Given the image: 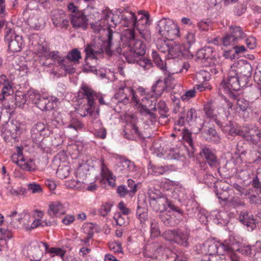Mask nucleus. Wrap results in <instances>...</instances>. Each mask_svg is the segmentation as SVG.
Returning a JSON list of instances; mask_svg holds the SVG:
<instances>
[{
	"instance_id": "46",
	"label": "nucleus",
	"mask_w": 261,
	"mask_h": 261,
	"mask_svg": "<svg viewBox=\"0 0 261 261\" xmlns=\"http://www.w3.org/2000/svg\"><path fill=\"white\" fill-rule=\"evenodd\" d=\"M57 176L62 179L67 177L69 174V167L68 166H60L57 171Z\"/></svg>"
},
{
	"instance_id": "38",
	"label": "nucleus",
	"mask_w": 261,
	"mask_h": 261,
	"mask_svg": "<svg viewBox=\"0 0 261 261\" xmlns=\"http://www.w3.org/2000/svg\"><path fill=\"white\" fill-rule=\"evenodd\" d=\"M136 216L141 223H144L148 219V210L138 205L136 211Z\"/></svg>"
},
{
	"instance_id": "19",
	"label": "nucleus",
	"mask_w": 261,
	"mask_h": 261,
	"mask_svg": "<svg viewBox=\"0 0 261 261\" xmlns=\"http://www.w3.org/2000/svg\"><path fill=\"white\" fill-rule=\"evenodd\" d=\"M56 99V98L53 97L49 98L40 97L36 105L42 111L50 110L54 108Z\"/></svg>"
},
{
	"instance_id": "43",
	"label": "nucleus",
	"mask_w": 261,
	"mask_h": 261,
	"mask_svg": "<svg viewBox=\"0 0 261 261\" xmlns=\"http://www.w3.org/2000/svg\"><path fill=\"white\" fill-rule=\"evenodd\" d=\"M26 96L29 101H32L35 105L41 97L39 93L34 90H29L26 94Z\"/></svg>"
},
{
	"instance_id": "4",
	"label": "nucleus",
	"mask_w": 261,
	"mask_h": 261,
	"mask_svg": "<svg viewBox=\"0 0 261 261\" xmlns=\"http://www.w3.org/2000/svg\"><path fill=\"white\" fill-rule=\"evenodd\" d=\"M107 41H104L105 44V52L108 56H111L113 53L120 54L122 48L120 46L121 35L116 32H114L111 28H109L107 31Z\"/></svg>"
},
{
	"instance_id": "30",
	"label": "nucleus",
	"mask_w": 261,
	"mask_h": 261,
	"mask_svg": "<svg viewBox=\"0 0 261 261\" xmlns=\"http://www.w3.org/2000/svg\"><path fill=\"white\" fill-rule=\"evenodd\" d=\"M240 222L248 227H251L252 228L255 226V221L253 218V215L249 214L247 212H242L239 217Z\"/></svg>"
},
{
	"instance_id": "50",
	"label": "nucleus",
	"mask_w": 261,
	"mask_h": 261,
	"mask_svg": "<svg viewBox=\"0 0 261 261\" xmlns=\"http://www.w3.org/2000/svg\"><path fill=\"white\" fill-rule=\"evenodd\" d=\"M148 194L150 200H155L162 196L160 191L154 187H150L149 188Z\"/></svg>"
},
{
	"instance_id": "32",
	"label": "nucleus",
	"mask_w": 261,
	"mask_h": 261,
	"mask_svg": "<svg viewBox=\"0 0 261 261\" xmlns=\"http://www.w3.org/2000/svg\"><path fill=\"white\" fill-rule=\"evenodd\" d=\"M189 233L186 231H181L180 230L176 231L175 242L184 246H187L188 244Z\"/></svg>"
},
{
	"instance_id": "28",
	"label": "nucleus",
	"mask_w": 261,
	"mask_h": 261,
	"mask_svg": "<svg viewBox=\"0 0 261 261\" xmlns=\"http://www.w3.org/2000/svg\"><path fill=\"white\" fill-rule=\"evenodd\" d=\"M6 125H7L6 128L3 127L1 129L2 136L4 138L6 141L9 140V139L11 138L13 139H16L17 137L16 135L14 134V132H12V131L14 130L15 131L18 130V127L13 124H11L10 126L8 123H7Z\"/></svg>"
},
{
	"instance_id": "15",
	"label": "nucleus",
	"mask_w": 261,
	"mask_h": 261,
	"mask_svg": "<svg viewBox=\"0 0 261 261\" xmlns=\"http://www.w3.org/2000/svg\"><path fill=\"white\" fill-rule=\"evenodd\" d=\"M135 165L134 162L127 160H121L119 162L116 168V171L120 175H129L130 172L135 170Z\"/></svg>"
},
{
	"instance_id": "40",
	"label": "nucleus",
	"mask_w": 261,
	"mask_h": 261,
	"mask_svg": "<svg viewBox=\"0 0 261 261\" xmlns=\"http://www.w3.org/2000/svg\"><path fill=\"white\" fill-rule=\"evenodd\" d=\"M45 56L47 58H50L54 61H57L59 64H62L65 62V59L60 56L59 52L58 51H54L49 54L46 55Z\"/></svg>"
},
{
	"instance_id": "39",
	"label": "nucleus",
	"mask_w": 261,
	"mask_h": 261,
	"mask_svg": "<svg viewBox=\"0 0 261 261\" xmlns=\"http://www.w3.org/2000/svg\"><path fill=\"white\" fill-rule=\"evenodd\" d=\"M67 127L76 133L84 128V124L77 119L72 117L70 119Z\"/></svg>"
},
{
	"instance_id": "8",
	"label": "nucleus",
	"mask_w": 261,
	"mask_h": 261,
	"mask_svg": "<svg viewBox=\"0 0 261 261\" xmlns=\"http://www.w3.org/2000/svg\"><path fill=\"white\" fill-rule=\"evenodd\" d=\"M237 66H229L228 79L221 83V87L227 92L238 91L242 87L239 80L236 68Z\"/></svg>"
},
{
	"instance_id": "1",
	"label": "nucleus",
	"mask_w": 261,
	"mask_h": 261,
	"mask_svg": "<svg viewBox=\"0 0 261 261\" xmlns=\"http://www.w3.org/2000/svg\"><path fill=\"white\" fill-rule=\"evenodd\" d=\"M124 37L128 42V49L135 53L136 55L139 56L135 59L128 56L126 58L127 62L129 64H136L138 65H147V64H152L151 60L142 57L145 55L146 52L145 44L140 40H135V30H127L124 32Z\"/></svg>"
},
{
	"instance_id": "7",
	"label": "nucleus",
	"mask_w": 261,
	"mask_h": 261,
	"mask_svg": "<svg viewBox=\"0 0 261 261\" xmlns=\"http://www.w3.org/2000/svg\"><path fill=\"white\" fill-rule=\"evenodd\" d=\"M80 92L84 95L85 99L87 101V106L85 108V110L82 113V110H78V113L82 116H86L88 114L92 115L95 109L94 101L96 97H97L96 93L90 87L87 85H82L81 88Z\"/></svg>"
},
{
	"instance_id": "29",
	"label": "nucleus",
	"mask_w": 261,
	"mask_h": 261,
	"mask_svg": "<svg viewBox=\"0 0 261 261\" xmlns=\"http://www.w3.org/2000/svg\"><path fill=\"white\" fill-rule=\"evenodd\" d=\"M44 247L46 251L48 249V246L46 243L40 242L38 246H34L31 250L33 260L34 261H39L43 256V253L40 248Z\"/></svg>"
},
{
	"instance_id": "51",
	"label": "nucleus",
	"mask_w": 261,
	"mask_h": 261,
	"mask_svg": "<svg viewBox=\"0 0 261 261\" xmlns=\"http://www.w3.org/2000/svg\"><path fill=\"white\" fill-rule=\"evenodd\" d=\"M150 233L151 236L153 238L158 237L160 235V231L158 224L155 222V220L151 221L150 226Z\"/></svg>"
},
{
	"instance_id": "48",
	"label": "nucleus",
	"mask_w": 261,
	"mask_h": 261,
	"mask_svg": "<svg viewBox=\"0 0 261 261\" xmlns=\"http://www.w3.org/2000/svg\"><path fill=\"white\" fill-rule=\"evenodd\" d=\"M158 109L159 113L162 118L167 117V113L169 111V109L166 106V103L164 101H160L158 105Z\"/></svg>"
},
{
	"instance_id": "12",
	"label": "nucleus",
	"mask_w": 261,
	"mask_h": 261,
	"mask_svg": "<svg viewBox=\"0 0 261 261\" xmlns=\"http://www.w3.org/2000/svg\"><path fill=\"white\" fill-rule=\"evenodd\" d=\"M47 126L41 122L37 123L31 129V137L36 143L41 142L46 136L49 134Z\"/></svg>"
},
{
	"instance_id": "5",
	"label": "nucleus",
	"mask_w": 261,
	"mask_h": 261,
	"mask_svg": "<svg viewBox=\"0 0 261 261\" xmlns=\"http://www.w3.org/2000/svg\"><path fill=\"white\" fill-rule=\"evenodd\" d=\"M104 41L98 39L93 41V42L88 43L85 46L84 51L86 53L85 61L86 65L89 62L88 60H97V56L100 55L105 51V44Z\"/></svg>"
},
{
	"instance_id": "59",
	"label": "nucleus",
	"mask_w": 261,
	"mask_h": 261,
	"mask_svg": "<svg viewBox=\"0 0 261 261\" xmlns=\"http://www.w3.org/2000/svg\"><path fill=\"white\" fill-rule=\"evenodd\" d=\"M20 167L23 170L30 171H33L35 169L34 164L32 161L25 162L24 160V162L21 163L20 164Z\"/></svg>"
},
{
	"instance_id": "6",
	"label": "nucleus",
	"mask_w": 261,
	"mask_h": 261,
	"mask_svg": "<svg viewBox=\"0 0 261 261\" xmlns=\"http://www.w3.org/2000/svg\"><path fill=\"white\" fill-rule=\"evenodd\" d=\"M219 242L214 240H208L205 242L201 247V252L203 254L201 261H222L217 253Z\"/></svg>"
},
{
	"instance_id": "44",
	"label": "nucleus",
	"mask_w": 261,
	"mask_h": 261,
	"mask_svg": "<svg viewBox=\"0 0 261 261\" xmlns=\"http://www.w3.org/2000/svg\"><path fill=\"white\" fill-rule=\"evenodd\" d=\"M112 204L106 202L101 204L98 211V214L102 217H106L111 210Z\"/></svg>"
},
{
	"instance_id": "42",
	"label": "nucleus",
	"mask_w": 261,
	"mask_h": 261,
	"mask_svg": "<svg viewBox=\"0 0 261 261\" xmlns=\"http://www.w3.org/2000/svg\"><path fill=\"white\" fill-rule=\"evenodd\" d=\"M50 222L47 221H41L40 219H35L32 223H31V225L29 226V225H25V228L27 230H29L30 229L35 228L39 226H41L44 227L45 226L50 225Z\"/></svg>"
},
{
	"instance_id": "2",
	"label": "nucleus",
	"mask_w": 261,
	"mask_h": 261,
	"mask_svg": "<svg viewBox=\"0 0 261 261\" xmlns=\"http://www.w3.org/2000/svg\"><path fill=\"white\" fill-rule=\"evenodd\" d=\"M161 69L167 74L168 77H166L164 81L159 80L152 87V91L155 93L156 96H160L167 88L172 87L173 79L171 77L172 74L180 72L185 69L186 71L188 70V66H183L182 69L179 70H174L172 68V66H160Z\"/></svg>"
},
{
	"instance_id": "26",
	"label": "nucleus",
	"mask_w": 261,
	"mask_h": 261,
	"mask_svg": "<svg viewBox=\"0 0 261 261\" xmlns=\"http://www.w3.org/2000/svg\"><path fill=\"white\" fill-rule=\"evenodd\" d=\"M76 177V180L74 179L71 181L67 182L66 186L70 188L76 189L81 187L82 184H85V179L86 176L83 173H82L80 169L77 170Z\"/></svg>"
},
{
	"instance_id": "27",
	"label": "nucleus",
	"mask_w": 261,
	"mask_h": 261,
	"mask_svg": "<svg viewBox=\"0 0 261 261\" xmlns=\"http://www.w3.org/2000/svg\"><path fill=\"white\" fill-rule=\"evenodd\" d=\"M22 45V37L15 35L14 38L11 39L9 42L8 49L10 52H18L21 50Z\"/></svg>"
},
{
	"instance_id": "37",
	"label": "nucleus",
	"mask_w": 261,
	"mask_h": 261,
	"mask_svg": "<svg viewBox=\"0 0 261 261\" xmlns=\"http://www.w3.org/2000/svg\"><path fill=\"white\" fill-rule=\"evenodd\" d=\"M164 45L166 46V50H164L162 51L165 52L166 51H167L168 52L169 56L168 57V59H174L177 58L180 56V54H181L182 56L184 57V54L179 51V47L177 46L169 47L165 42L164 43Z\"/></svg>"
},
{
	"instance_id": "3",
	"label": "nucleus",
	"mask_w": 261,
	"mask_h": 261,
	"mask_svg": "<svg viewBox=\"0 0 261 261\" xmlns=\"http://www.w3.org/2000/svg\"><path fill=\"white\" fill-rule=\"evenodd\" d=\"M159 34L168 39L173 40L178 36L179 30L177 25L170 19L163 18L158 23Z\"/></svg>"
},
{
	"instance_id": "31",
	"label": "nucleus",
	"mask_w": 261,
	"mask_h": 261,
	"mask_svg": "<svg viewBox=\"0 0 261 261\" xmlns=\"http://www.w3.org/2000/svg\"><path fill=\"white\" fill-rule=\"evenodd\" d=\"M229 33L232 36V40H236V42H238L239 43L246 37L245 34L240 27L231 26Z\"/></svg>"
},
{
	"instance_id": "34",
	"label": "nucleus",
	"mask_w": 261,
	"mask_h": 261,
	"mask_svg": "<svg viewBox=\"0 0 261 261\" xmlns=\"http://www.w3.org/2000/svg\"><path fill=\"white\" fill-rule=\"evenodd\" d=\"M28 23L30 27L36 30L43 28L45 24L43 20L35 15L28 18Z\"/></svg>"
},
{
	"instance_id": "36",
	"label": "nucleus",
	"mask_w": 261,
	"mask_h": 261,
	"mask_svg": "<svg viewBox=\"0 0 261 261\" xmlns=\"http://www.w3.org/2000/svg\"><path fill=\"white\" fill-rule=\"evenodd\" d=\"M214 51L213 47L206 46L197 51V57L198 59H208L212 57Z\"/></svg>"
},
{
	"instance_id": "25",
	"label": "nucleus",
	"mask_w": 261,
	"mask_h": 261,
	"mask_svg": "<svg viewBox=\"0 0 261 261\" xmlns=\"http://www.w3.org/2000/svg\"><path fill=\"white\" fill-rule=\"evenodd\" d=\"M201 155L205 158L208 164L211 167H215L218 164V160L215 154L208 148L203 147L200 152Z\"/></svg>"
},
{
	"instance_id": "16",
	"label": "nucleus",
	"mask_w": 261,
	"mask_h": 261,
	"mask_svg": "<svg viewBox=\"0 0 261 261\" xmlns=\"http://www.w3.org/2000/svg\"><path fill=\"white\" fill-rule=\"evenodd\" d=\"M51 19L57 27L66 28L68 25V20L65 18V15L62 10H54L52 12Z\"/></svg>"
},
{
	"instance_id": "14",
	"label": "nucleus",
	"mask_w": 261,
	"mask_h": 261,
	"mask_svg": "<svg viewBox=\"0 0 261 261\" xmlns=\"http://www.w3.org/2000/svg\"><path fill=\"white\" fill-rule=\"evenodd\" d=\"M118 90V92L115 93L113 99L117 100V102L126 105L129 101V97L132 93L133 89L130 87H126L124 84V86L122 85L119 87Z\"/></svg>"
},
{
	"instance_id": "63",
	"label": "nucleus",
	"mask_w": 261,
	"mask_h": 261,
	"mask_svg": "<svg viewBox=\"0 0 261 261\" xmlns=\"http://www.w3.org/2000/svg\"><path fill=\"white\" fill-rule=\"evenodd\" d=\"M247 47L250 49H254L256 47V39L253 37H249L245 40Z\"/></svg>"
},
{
	"instance_id": "24",
	"label": "nucleus",
	"mask_w": 261,
	"mask_h": 261,
	"mask_svg": "<svg viewBox=\"0 0 261 261\" xmlns=\"http://www.w3.org/2000/svg\"><path fill=\"white\" fill-rule=\"evenodd\" d=\"M197 118L196 112L194 109H190L187 113L186 118L185 114L180 113L179 116V119L176 122V124L179 126H183L186 123H189Z\"/></svg>"
},
{
	"instance_id": "9",
	"label": "nucleus",
	"mask_w": 261,
	"mask_h": 261,
	"mask_svg": "<svg viewBox=\"0 0 261 261\" xmlns=\"http://www.w3.org/2000/svg\"><path fill=\"white\" fill-rule=\"evenodd\" d=\"M30 219V215L25 212L18 214L17 211L11 212L9 214L6 216L5 222L9 226L18 228L21 224L24 226L28 225V223L24 222V220H28Z\"/></svg>"
},
{
	"instance_id": "60",
	"label": "nucleus",
	"mask_w": 261,
	"mask_h": 261,
	"mask_svg": "<svg viewBox=\"0 0 261 261\" xmlns=\"http://www.w3.org/2000/svg\"><path fill=\"white\" fill-rule=\"evenodd\" d=\"M16 104L20 107L21 105H24L25 103L28 100L27 97L25 94H20L16 95L15 98Z\"/></svg>"
},
{
	"instance_id": "10",
	"label": "nucleus",
	"mask_w": 261,
	"mask_h": 261,
	"mask_svg": "<svg viewBox=\"0 0 261 261\" xmlns=\"http://www.w3.org/2000/svg\"><path fill=\"white\" fill-rule=\"evenodd\" d=\"M115 16L111 13L107 12L104 14L103 16L95 23H91V26L95 33H98L101 30H105L107 28H115L117 24L114 22Z\"/></svg>"
},
{
	"instance_id": "35",
	"label": "nucleus",
	"mask_w": 261,
	"mask_h": 261,
	"mask_svg": "<svg viewBox=\"0 0 261 261\" xmlns=\"http://www.w3.org/2000/svg\"><path fill=\"white\" fill-rule=\"evenodd\" d=\"M204 137L208 141H212L218 143L220 141V138L217 134L216 130L213 128H209L206 130Z\"/></svg>"
},
{
	"instance_id": "49",
	"label": "nucleus",
	"mask_w": 261,
	"mask_h": 261,
	"mask_svg": "<svg viewBox=\"0 0 261 261\" xmlns=\"http://www.w3.org/2000/svg\"><path fill=\"white\" fill-rule=\"evenodd\" d=\"M47 251L50 254L51 257H54L55 255H57L63 258L65 253V251L60 248L56 247L48 248Z\"/></svg>"
},
{
	"instance_id": "17",
	"label": "nucleus",
	"mask_w": 261,
	"mask_h": 261,
	"mask_svg": "<svg viewBox=\"0 0 261 261\" xmlns=\"http://www.w3.org/2000/svg\"><path fill=\"white\" fill-rule=\"evenodd\" d=\"M70 21L74 28L85 29L87 28L88 19L82 12H78L70 15Z\"/></svg>"
},
{
	"instance_id": "62",
	"label": "nucleus",
	"mask_w": 261,
	"mask_h": 261,
	"mask_svg": "<svg viewBox=\"0 0 261 261\" xmlns=\"http://www.w3.org/2000/svg\"><path fill=\"white\" fill-rule=\"evenodd\" d=\"M183 110H184V108L181 107L179 100H175L174 103L173 104V112L175 114L179 113V115H180L181 113H184Z\"/></svg>"
},
{
	"instance_id": "57",
	"label": "nucleus",
	"mask_w": 261,
	"mask_h": 261,
	"mask_svg": "<svg viewBox=\"0 0 261 261\" xmlns=\"http://www.w3.org/2000/svg\"><path fill=\"white\" fill-rule=\"evenodd\" d=\"M28 190L31 191L33 194L40 193L42 191L40 185L35 182L29 184L28 186Z\"/></svg>"
},
{
	"instance_id": "56",
	"label": "nucleus",
	"mask_w": 261,
	"mask_h": 261,
	"mask_svg": "<svg viewBox=\"0 0 261 261\" xmlns=\"http://www.w3.org/2000/svg\"><path fill=\"white\" fill-rule=\"evenodd\" d=\"M175 230H166L163 233V237L165 238V239H166L167 241L174 242H175Z\"/></svg>"
},
{
	"instance_id": "22",
	"label": "nucleus",
	"mask_w": 261,
	"mask_h": 261,
	"mask_svg": "<svg viewBox=\"0 0 261 261\" xmlns=\"http://www.w3.org/2000/svg\"><path fill=\"white\" fill-rule=\"evenodd\" d=\"M100 162L101 169V175L102 179H106L110 186L112 187L114 186L115 185V177L113 176L112 173L105 165L103 160L101 159Z\"/></svg>"
},
{
	"instance_id": "13",
	"label": "nucleus",
	"mask_w": 261,
	"mask_h": 261,
	"mask_svg": "<svg viewBox=\"0 0 261 261\" xmlns=\"http://www.w3.org/2000/svg\"><path fill=\"white\" fill-rule=\"evenodd\" d=\"M131 16L129 19L125 17L123 18L126 21H130L134 28L136 29L139 31L140 36L147 42L151 40V35L150 31L147 29H141L139 27V23L137 20V17L133 12H130Z\"/></svg>"
},
{
	"instance_id": "52",
	"label": "nucleus",
	"mask_w": 261,
	"mask_h": 261,
	"mask_svg": "<svg viewBox=\"0 0 261 261\" xmlns=\"http://www.w3.org/2000/svg\"><path fill=\"white\" fill-rule=\"evenodd\" d=\"M222 42L224 46H234L235 44L239 43L238 42H236V40H232V36L229 33L223 38Z\"/></svg>"
},
{
	"instance_id": "54",
	"label": "nucleus",
	"mask_w": 261,
	"mask_h": 261,
	"mask_svg": "<svg viewBox=\"0 0 261 261\" xmlns=\"http://www.w3.org/2000/svg\"><path fill=\"white\" fill-rule=\"evenodd\" d=\"M151 56L153 62L156 65H164V62L162 57L158 52L152 51Z\"/></svg>"
},
{
	"instance_id": "33",
	"label": "nucleus",
	"mask_w": 261,
	"mask_h": 261,
	"mask_svg": "<svg viewBox=\"0 0 261 261\" xmlns=\"http://www.w3.org/2000/svg\"><path fill=\"white\" fill-rule=\"evenodd\" d=\"M81 58V52L77 48H74L67 53L65 59V61L67 60L76 64L79 63V60ZM65 63H66V62Z\"/></svg>"
},
{
	"instance_id": "45",
	"label": "nucleus",
	"mask_w": 261,
	"mask_h": 261,
	"mask_svg": "<svg viewBox=\"0 0 261 261\" xmlns=\"http://www.w3.org/2000/svg\"><path fill=\"white\" fill-rule=\"evenodd\" d=\"M149 169L156 175H162L168 172L170 170L168 166H151Z\"/></svg>"
},
{
	"instance_id": "55",
	"label": "nucleus",
	"mask_w": 261,
	"mask_h": 261,
	"mask_svg": "<svg viewBox=\"0 0 261 261\" xmlns=\"http://www.w3.org/2000/svg\"><path fill=\"white\" fill-rule=\"evenodd\" d=\"M58 68L55 69H54L51 71V73L57 77L60 76H64L66 75V67H71V66H56Z\"/></svg>"
},
{
	"instance_id": "58",
	"label": "nucleus",
	"mask_w": 261,
	"mask_h": 261,
	"mask_svg": "<svg viewBox=\"0 0 261 261\" xmlns=\"http://www.w3.org/2000/svg\"><path fill=\"white\" fill-rule=\"evenodd\" d=\"M11 91H12V88L9 84H5L3 88L2 93L0 94V100H4L6 96H9L10 94V92Z\"/></svg>"
},
{
	"instance_id": "53",
	"label": "nucleus",
	"mask_w": 261,
	"mask_h": 261,
	"mask_svg": "<svg viewBox=\"0 0 261 261\" xmlns=\"http://www.w3.org/2000/svg\"><path fill=\"white\" fill-rule=\"evenodd\" d=\"M11 160L14 163L20 166L21 163L24 162V158L22 157V153L18 151L17 153L12 154Z\"/></svg>"
},
{
	"instance_id": "41",
	"label": "nucleus",
	"mask_w": 261,
	"mask_h": 261,
	"mask_svg": "<svg viewBox=\"0 0 261 261\" xmlns=\"http://www.w3.org/2000/svg\"><path fill=\"white\" fill-rule=\"evenodd\" d=\"M218 246V253L217 254L223 255L226 253H230V257L231 258V255L235 254L233 253L231 248L228 245L221 244L219 242V245Z\"/></svg>"
},
{
	"instance_id": "47",
	"label": "nucleus",
	"mask_w": 261,
	"mask_h": 261,
	"mask_svg": "<svg viewBox=\"0 0 261 261\" xmlns=\"http://www.w3.org/2000/svg\"><path fill=\"white\" fill-rule=\"evenodd\" d=\"M255 174L256 173L250 170H245L241 172L240 176L244 181H249V182L254 177Z\"/></svg>"
},
{
	"instance_id": "20",
	"label": "nucleus",
	"mask_w": 261,
	"mask_h": 261,
	"mask_svg": "<svg viewBox=\"0 0 261 261\" xmlns=\"http://www.w3.org/2000/svg\"><path fill=\"white\" fill-rule=\"evenodd\" d=\"M258 173H256L254 177L249 181V183L252 184L253 188L259 192V193L257 194V195H252L250 197V200L256 203H261V182L258 179Z\"/></svg>"
},
{
	"instance_id": "21",
	"label": "nucleus",
	"mask_w": 261,
	"mask_h": 261,
	"mask_svg": "<svg viewBox=\"0 0 261 261\" xmlns=\"http://www.w3.org/2000/svg\"><path fill=\"white\" fill-rule=\"evenodd\" d=\"M65 213V208L62 203L59 201L54 202L49 205L48 214L51 216H60Z\"/></svg>"
},
{
	"instance_id": "11",
	"label": "nucleus",
	"mask_w": 261,
	"mask_h": 261,
	"mask_svg": "<svg viewBox=\"0 0 261 261\" xmlns=\"http://www.w3.org/2000/svg\"><path fill=\"white\" fill-rule=\"evenodd\" d=\"M149 203L153 210L156 212H163L170 207L174 211L179 213H181V210L179 207L172 204L166 197L163 196L155 200H149Z\"/></svg>"
},
{
	"instance_id": "23",
	"label": "nucleus",
	"mask_w": 261,
	"mask_h": 261,
	"mask_svg": "<svg viewBox=\"0 0 261 261\" xmlns=\"http://www.w3.org/2000/svg\"><path fill=\"white\" fill-rule=\"evenodd\" d=\"M236 109L238 111L240 115H242L244 119L249 117V103L247 100L244 98L238 99Z\"/></svg>"
},
{
	"instance_id": "61",
	"label": "nucleus",
	"mask_w": 261,
	"mask_h": 261,
	"mask_svg": "<svg viewBox=\"0 0 261 261\" xmlns=\"http://www.w3.org/2000/svg\"><path fill=\"white\" fill-rule=\"evenodd\" d=\"M196 91L194 88L193 89L186 91L181 96V98L183 101H188L190 98L195 96Z\"/></svg>"
},
{
	"instance_id": "64",
	"label": "nucleus",
	"mask_w": 261,
	"mask_h": 261,
	"mask_svg": "<svg viewBox=\"0 0 261 261\" xmlns=\"http://www.w3.org/2000/svg\"><path fill=\"white\" fill-rule=\"evenodd\" d=\"M114 219L116 221L117 225L122 226L125 224V221L124 218L122 217L121 214L118 213L114 214Z\"/></svg>"
},
{
	"instance_id": "18",
	"label": "nucleus",
	"mask_w": 261,
	"mask_h": 261,
	"mask_svg": "<svg viewBox=\"0 0 261 261\" xmlns=\"http://www.w3.org/2000/svg\"><path fill=\"white\" fill-rule=\"evenodd\" d=\"M162 249L161 246L157 243L148 244L144 248L143 254L146 257L156 259Z\"/></svg>"
}]
</instances>
